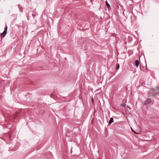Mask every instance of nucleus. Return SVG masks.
Segmentation results:
<instances>
[{"instance_id": "f257e3e1", "label": "nucleus", "mask_w": 159, "mask_h": 159, "mask_svg": "<svg viewBox=\"0 0 159 159\" xmlns=\"http://www.w3.org/2000/svg\"><path fill=\"white\" fill-rule=\"evenodd\" d=\"M151 102V99L150 98L147 99L146 101L144 102V105H147L149 104Z\"/></svg>"}, {"instance_id": "f03ea898", "label": "nucleus", "mask_w": 159, "mask_h": 159, "mask_svg": "<svg viewBox=\"0 0 159 159\" xmlns=\"http://www.w3.org/2000/svg\"><path fill=\"white\" fill-rule=\"evenodd\" d=\"M7 33V31L6 30H4L3 32L1 34V37L2 38H4L5 36L6 35Z\"/></svg>"}, {"instance_id": "7ed1b4c3", "label": "nucleus", "mask_w": 159, "mask_h": 159, "mask_svg": "<svg viewBox=\"0 0 159 159\" xmlns=\"http://www.w3.org/2000/svg\"><path fill=\"white\" fill-rule=\"evenodd\" d=\"M135 65L137 67L139 65V61L138 60H136L135 61Z\"/></svg>"}, {"instance_id": "20e7f679", "label": "nucleus", "mask_w": 159, "mask_h": 159, "mask_svg": "<svg viewBox=\"0 0 159 159\" xmlns=\"http://www.w3.org/2000/svg\"><path fill=\"white\" fill-rule=\"evenodd\" d=\"M114 121V119H113V118H111L110 119V120H109V124H111V123H112V122H113Z\"/></svg>"}, {"instance_id": "39448f33", "label": "nucleus", "mask_w": 159, "mask_h": 159, "mask_svg": "<svg viewBox=\"0 0 159 159\" xmlns=\"http://www.w3.org/2000/svg\"><path fill=\"white\" fill-rule=\"evenodd\" d=\"M105 3H106V4L107 5V7L108 8V7H110V5L107 2V1H106V2H105Z\"/></svg>"}, {"instance_id": "423d86ee", "label": "nucleus", "mask_w": 159, "mask_h": 159, "mask_svg": "<svg viewBox=\"0 0 159 159\" xmlns=\"http://www.w3.org/2000/svg\"><path fill=\"white\" fill-rule=\"evenodd\" d=\"M121 106L123 107H125L126 106V105L125 103H123L121 104Z\"/></svg>"}, {"instance_id": "0eeeda50", "label": "nucleus", "mask_w": 159, "mask_h": 159, "mask_svg": "<svg viewBox=\"0 0 159 159\" xmlns=\"http://www.w3.org/2000/svg\"><path fill=\"white\" fill-rule=\"evenodd\" d=\"M157 89H159V87H157ZM159 93V92H158V93H155L154 94V95H156V94H158Z\"/></svg>"}, {"instance_id": "6e6552de", "label": "nucleus", "mask_w": 159, "mask_h": 159, "mask_svg": "<svg viewBox=\"0 0 159 159\" xmlns=\"http://www.w3.org/2000/svg\"><path fill=\"white\" fill-rule=\"evenodd\" d=\"M116 69H118L119 68V64H116Z\"/></svg>"}, {"instance_id": "1a4fd4ad", "label": "nucleus", "mask_w": 159, "mask_h": 159, "mask_svg": "<svg viewBox=\"0 0 159 159\" xmlns=\"http://www.w3.org/2000/svg\"><path fill=\"white\" fill-rule=\"evenodd\" d=\"M7 26L5 28V30H6V31H7Z\"/></svg>"}, {"instance_id": "9d476101", "label": "nucleus", "mask_w": 159, "mask_h": 159, "mask_svg": "<svg viewBox=\"0 0 159 159\" xmlns=\"http://www.w3.org/2000/svg\"><path fill=\"white\" fill-rule=\"evenodd\" d=\"M132 131L135 133L136 134H138V133L136 132H135L134 131V130H133V129H132Z\"/></svg>"}, {"instance_id": "9b49d317", "label": "nucleus", "mask_w": 159, "mask_h": 159, "mask_svg": "<svg viewBox=\"0 0 159 159\" xmlns=\"http://www.w3.org/2000/svg\"><path fill=\"white\" fill-rule=\"evenodd\" d=\"M92 101H93V98H92Z\"/></svg>"}]
</instances>
